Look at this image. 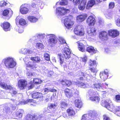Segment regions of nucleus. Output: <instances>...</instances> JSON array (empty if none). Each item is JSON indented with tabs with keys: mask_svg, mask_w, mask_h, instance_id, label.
Wrapping results in <instances>:
<instances>
[{
	"mask_svg": "<svg viewBox=\"0 0 120 120\" xmlns=\"http://www.w3.org/2000/svg\"><path fill=\"white\" fill-rule=\"evenodd\" d=\"M8 3L2 1L0 2V6L4 7L5 6H8Z\"/></svg>",
	"mask_w": 120,
	"mask_h": 120,
	"instance_id": "50",
	"label": "nucleus"
},
{
	"mask_svg": "<svg viewBox=\"0 0 120 120\" xmlns=\"http://www.w3.org/2000/svg\"><path fill=\"white\" fill-rule=\"evenodd\" d=\"M57 106V104L55 103L51 104L49 106V107L50 109H53L56 108Z\"/></svg>",
	"mask_w": 120,
	"mask_h": 120,
	"instance_id": "52",
	"label": "nucleus"
},
{
	"mask_svg": "<svg viewBox=\"0 0 120 120\" xmlns=\"http://www.w3.org/2000/svg\"><path fill=\"white\" fill-rule=\"evenodd\" d=\"M75 105L76 107L80 108L82 106V102L80 99H76L75 101Z\"/></svg>",
	"mask_w": 120,
	"mask_h": 120,
	"instance_id": "27",
	"label": "nucleus"
},
{
	"mask_svg": "<svg viewBox=\"0 0 120 120\" xmlns=\"http://www.w3.org/2000/svg\"><path fill=\"white\" fill-rule=\"evenodd\" d=\"M44 55L45 59L46 60L48 61L50 60V56L48 54L45 53Z\"/></svg>",
	"mask_w": 120,
	"mask_h": 120,
	"instance_id": "55",
	"label": "nucleus"
},
{
	"mask_svg": "<svg viewBox=\"0 0 120 120\" xmlns=\"http://www.w3.org/2000/svg\"><path fill=\"white\" fill-rule=\"evenodd\" d=\"M115 100L117 102H118L120 100V95H119L116 96L115 98Z\"/></svg>",
	"mask_w": 120,
	"mask_h": 120,
	"instance_id": "57",
	"label": "nucleus"
},
{
	"mask_svg": "<svg viewBox=\"0 0 120 120\" xmlns=\"http://www.w3.org/2000/svg\"><path fill=\"white\" fill-rule=\"evenodd\" d=\"M76 84L77 85L78 84L79 85L81 88H85L89 86V85L87 84H85L82 82H79L78 83L76 82Z\"/></svg>",
	"mask_w": 120,
	"mask_h": 120,
	"instance_id": "34",
	"label": "nucleus"
},
{
	"mask_svg": "<svg viewBox=\"0 0 120 120\" xmlns=\"http://www.w3.org/2000/svg\"><path fill=\"white\" fill-rule=\"evenodd\" d=\"M70 11L69 10L65 9L63 7H59L56 8V13L58 17H60L65 15Z\"/></svg>",
	"mask_w": 120,
	"mask_h": 120,
	"instance_id": "8",
	"label": "nucleus"
},
{
	"mask_svg": "<svg viewBox=\"0 0 120 120\" xmlns=\"http://www.w3.org/2000/svg\"><path fill=\"white\" fill-rule=\"evenodd\" d=\"M36 17L33 16H29L28 17V19L29 21L32 22H36L38 20V18H39L40 17L38 13Z\"/></svg>",
	"mask_w": 120,
	"mask_h": 120,
	"instance_id": "19",
	"label": "nucleus"
},
{
	"mask_svg": "<svg viewBox=\"0 0 120 120\" xmlns=\"http://www.w3.org/2000/svg\"><path fill=\"white\" fill-rule=\"evenodd\" d=\"M90 70L93 73H96L98 71V70L96 68H90Z\"/></svg>",
	"mask_w": 120,
	"mask_h": 120,
	"instance_id": "58",
	"label": "nucleus"
},
{
	"mask_svg": "<svg viewBox=\"0 0 120 120\" xmlns=\"http://www.w3.org/2000/svg\"><path fill=\"white\" fill-rule=\"evenodd\" d=\"M95 4L94 0H90L87 3L86 6V8L87 9H89L91 8Z\"/></svg>",
	"mask_w": 120,
	"mask_h": 120,
	"instance_id": "24",
	"label": "nucleus"
},
{
	"mask_svg": "<svg viewBox=\"0 0 120 120\" xmlns=\"http://www.w3.org/2000/svg\"><path fill=\"white\" fill-rule=\"evenodd\" d=\"M45 94H47L49 92H56V90L54 89H52L50 88H46L43 90Z\"/></svg>",
	"mask_w": 120,
	"mask_h": 120,
	"instance_id": "32",
	"label": "nucleus"
},
{
	"mask_svg": "<svg viewBox=\"0 0 120 120\" xmlns=\"http://www.w3.org/2000/svg\"><path fill=\"white\" fill-rule=\"evenodd\" d=\"M35 117L30 114H28L26 117V120H34Z\"/></svg>",
	"mask_w": 120,
	"mask_h": 120,
	"instance_id": "43",
	"label": "nucleus"
},
{
	"mask_svg": "<svg viewBox=\"0 0 120 120\" xmlns=\"http://www.w3.org/2000/svg\"><path fill=\"white\" fill-rule=\"evenodd\" d=\"M31 96L32 98H37L41 97L42 96V94L41 93L37 92L33 93L32 94Z\"/></svg>",
	"mask_w": 120,
	"mask_h": 120,
	"instance_id": "30",
	"label": "nucleus"
},
{
	"mask_svg": "<svg viewBox=\"0 0 120 120\" xmlns=\"http://www.w3.org/2000/svg\"><path fill=\"white\" fill-rule=\"evenodd\" d=\"M28 49H22L19 51V52L21 53L26 54L27 53Z\"/></svg>",
	"mask_w": 120,
	"mask_h": 120,
	"instance_id": "49",
	"label": "nucleus"
},
{
	"mask_svg": "<svg viewBox=\"0 0 120 120\" xmlns=\"http://www.w3.org/2000/svg\"><path fill=\"white\" fill-rule=\"evenodd\" d=\"M77 43L78 44V49L79 50L82 52H85V50L84 45L79 41Z\"/></svg>",
	"mask_w": 120,
	"mask_h": 120,
	"instance_id": "28",
	"label": "nucleus"
},
{
	"mask_svg": "<svg viewBox=\"0 0 120 120\" xmlns=\"http://www.w3.org/2000/svg\"><path fill=\"white\" fill-rule=\"evenodd\" d=\"M24 112V110L22 109H19L16 112V116L19 118L21 117L22 116V114Z\"/></svg>",
	"mask_w": 120,
	"mask_h": 120,
	"instance_id": "36",
	"label": "nucleus"
},
{
	"mask_svg": "<svg viewBox=\"0 0 120 120\" xmlns=\"http://www.w3.org/2000/svg\"><path fill=\"white\" fill-rule=\"evenodd\" d=\"M114 6V3L113 2H110L109 4V7L110 8H112Z\"/></svg>",
	"mask_w": 120,
	"mask_h": 120,
	"instance_id": "60",
	"label": "nucleus"
},
{
	"mask_svg": "<svg viewBox=\"0 0 120 120\" xmlns=\"http://www.w3.org/2000/svg\"><path fill=\"white\" fill-rule=\"evenodd\" d=\"M13 102H14L16 105H23L26 104L28 102L32 103L30 104L31 106H36L37 105L35 103V101L32 99H28L26 101H21V102H19V103H17V102L16 100H13Z\"/></svg>",
	"mask_w": 120,
	"mask_h": 120,
	"instance_id": "9",
	"label": "nucleus"
},
{
	"mask_svg": "<svg viewBox=\"0 0 120 120\" xmlns=\"http://www.w3.org/2000/svg\"><path fill=\"white\" fill-rule=\"evenodd\" d=\"M35 46L37 48L41 50L43 49L44 48L43 44L40 42L36 43Z\"/></svg>",
	"mask_w": 120,
	"mask_h": 120,
	"instance_id": "33",
	"label": "nucleus"
},
{
	"mask_svg": "<svg viewBox=\"0 0 120 120\" xmlns=\"http://www.w3.org/2000/svg\"><path fill=\"white\" fill-rule=\"evenodd\" d=\"M30 6L27 4L22 5L20 8V11L23 14H25L28 13L30 11Z\"/></svg>",
	"mask_w": 120,
	"mask_h": 120,
	"instance_id": "11",
	"label": "nucleus"
},
{
	"mask_svg": "<svg viewBox=\"0 0 120 120\" xmlns=\"http://www.w3.org/2000/svg\"><path fill=\"white\" fill-rule=\"evenodd\" d=\"M103 117V120H110V118L106 115H104Z\"/></svg>",
	"mask_w": 120,
	"mask_h": 120,
	"instance_id": "63",
	"label": "nucleus"
},
{
	"mask_svg": "<svg viewBox=\"0 0 120 120\" xmlns=\"http://www.w3.org/2000/svg\"><path fill=\"white\" fill-rule=\"evenodd\" d=\"M1 26L5 31H9L10 30V24L8 22H4Z\"/></svg>",
	"mask_w": 120,
	"mask_h": 120,
	"instance_id": "20",
	"label": "nucleus"
},
{
	"mask_svg": "<svg viewBox=\"0 0 120 120\" xmlns=\"http://www.w3.org/2000/svg\"><path fill=\"white\" fill-rule=\"evenodd\" d=\"M27 84V82L23 79L19 80L18 82V86L21 90L24 89L26 87Z\"/></svg>",
	"mask_w": 120,
	"mask_h": 120,
	"instance_id": "13",
	"label": "nucleus"
},
{
	"mask_svg": "<svg viewBox=\"0 0 120 120\" xmlns=\"http://www.w3.org/2000/svg\"><path fill=\"white\" fill-rule=\"evenodd\" d=\"M46 38L48 39V43L49 45L52 46L57 42L56 37L53 34H47Z\"/></svg>",
	"mask_w": 120,
	"mask_h": 120,
	"instance_id": "5",
	"label": "nucleus"
},
{
	"mask_svg": "<svg viewBox=\"0 0 120 120\" xmlns=\"http://www.w3.org/2000/svg\"><path fill=\"white\" fill-rule=\"evenodd\" d=\"M45 36H46V35H45V34H41L38 35V37H39L43 39L45 37Z\"/></svg>",
	"mask_w": 120,
	"mask_h": 120,
	"instance_id": "62",
	"label": "nucleus"
},
{
	"mask_svg": "<svg viewBox=\"0 0 120 120\" xmlns=\"http://www.w3.org/2000/svg\"><path fill=\"white\" fill-rule=\"evenodd\" d=\"M59 113V112H57L56 111L53 112L52 113V116H56V118H57L59 117L58 115Z\"/></svg>",
	"mask_w": 120,
	"mask_h": 120,
	"instance_id": "56",
	"label": "nucleus"
},
{
	"mask_svg": "<svg viewBox=\"0 0 120 120\" xmlns=\"http://www.w3.org/2000/svg\"><path fill=\"white\" fill-rule=\"evenodd\" d=\"M60 105L61 107L65 108L67 106L68 104L64 101H62L60 103Z\"/></svg>",
	"mask_w": 120,
	"mask_h": 120,
	"instance_id": "45",
	"label": "nucleus"
},
{
	"mask_svg": "<svg viewBox=\"0 0 120 120\" xmlns=\"http://www.w3.org/2000/svg\"><path fill=\"white\" fill-rule=\"evenodd\" d=\"M68 2L67 0H62L60 3L61 5H65L68 4Z\"/></svg>",
	"mask_w": 120,
	"mask_h": 120,
	"instance_id": "53",
	"label": "nucleus"
},
{
	"mask_svg": "<svg viewBox=\"0 0 120 120\" xmlns=\"http://www.w3.org/2000/svg\"><path fill=\"white\" fill-rule=\"evenodd\" d=\"M61 21L64 23L66 28L68 29L71 28L74 23L73 22L68 16L63 17L61 19Z\"/></svg>",
	"mask_w": 120,
	"mask_h": 120,
	"instance_id": "6",
	"label": "nucleus"
},
{
	"mask_svg": "<svg viewBox=\"0 0 120 120\" xmlns=\"http://www.w3.org/2000/svg\"><path fill=\"white\" fill-rule=\"evenodd\" d=\"M73 3L74 5H77L79 4L78 6L79 9L82 10L85 7L86 1V0H73Z\"/></svg>",
	"mask_w": 120,
	"mask_h": 120,
	"instance_id": "7",
	"label": "nucleus"
},
{
	"mask_svg": "<svg viewBox=\"0 0 120 120\" xmlns=\"http://www.w3.org/2000/svg\"><path fill=\"white\" fill-rule=\"evenodd\" d=\"M34 86V84L32 83V82H31L30 84H29L28 85V87L29 89H32Z\"/></svg>",
	"mask_w": 120,
	"mask_h": 120,
	"instance_id": "59",
	"label": "nucleus"
},
{
	"mask_svg": "<svg viewBox=\"0 0 120 120\" xmlns=\"http://www.w3.org/2000/svg\"><path fill=\"white\" fill-rule=\"evenodd\" d=\"M100 38L102 41L106 40L108 39L107 33L105 31H103L100 32L99 35Z\"/></svg>",
	"mask_w": 120,
	"mask_h": 120,
	"instance_id": "14",
	"label": "nucleus"
},
{
	"mask_svg": "<svg viewBox=\"0 0 120 120\" xmlns=\"http://www.w3.org/2000/svg\"><path fill=\"white\" fill-rule=\"evenodd\" d=\"M79 75L81 76H82V77H80L79 79L81 80H83V77L85 78H87V76L86 75H85L84 73L82 72H80L79 73Z\"/></svg>",
	"mask_w": 120,
	"mask_h": 120,
	"instance_id": "46",
	"label": "nucleus"
},
{
	"mask_svg": "<svg viewBox=\"0 0 120 120\" xmlns=\"http://www.w3.org/2000/svg\"><path fill=\"white\" fill-rule=\"evenodd\" d=\"M113 43L115 46L120 45V40L119 39H115Z\"/></svg>",
	"mask_w": 120,
	"mask_h": 120,
	"instance_id": "44",
	"label": "nucleus"
},
{
	"mask_svg": "<svg viewBox=\"0 0 120 120\" xmlns=\"http://www.w3.org/2000/svg\"><path fill=\"white\" fill-rule=\"evenodd\" d=\"M101 104L117 116H120V107H115L110 100H102Z\"/></svg>",
	"mask_w": 120,
	"mask_h": 120,
	"instance_id": "1",
	"label": "nucleus"
},
{
	"mask_svg": "<svg viewBox=\"0 0 120 120\" xmlns=\"http://www.w3.org/2000/svg\"><path fill=\"white\" fill-rule=\"evenodd\" d=\"M105 15L106 18L109 19L112 18V12L108 13Z\"/></svg>",
	"mask_w": 120,
	"mask_h": 120,
	"instance_id": "48",
	"label": "nucleus"
},
{
	"mask_svg": "<svg viewBox=\"0 0 120 120\" xmlns=\"http://www.w3.org/2000/svg\"><path fill=\"white\" fill-rule=\"evenodd\" d=\"M108 33L109 36L115 38L119 35V32L116 30H110L109 31Z\"/></svg>",
	"mask_w": 120,
	"mask_h": 120,
	"instance_id": "17",
	"label": "nucleus"
},
{
	"mask_svg": "<svg viewBox=\"0 0 120 120\" xmlns=\"http://www.w3.org/2000/svg\"><path fill=\"white\" fill-rule=\"evenodd\" d=\"M106 85L107 86L108 84L106 83L105 84L98 82L96 79L94 80L93 83L92 85V87L98 91H101L102 90L104 89V88H106V87L104 86V85Z\"/></svg>",
	"mask_w": 120,
	"mask_h": 120,
	"instance_id": "4",
	"label": "nucleus"
},
{
	"mask_svg": "<svg viewBox=\"0 0 120 120\" xmlns=\"http://www.w3.org/2000/svg\"><path fill=\"white\" fill-rule=\"evenodd\" d=\"M0 85L1 87L6 90H11L14 89V88L10 85L8 86L5 82L3 81H0Z\"/></svg>",
	"mask_w": 120,
	"mask_h": 120,
	"instance_id": "15",
	"label": "nucleus"
},
{
	"mask_svg": "<svg viewBox=\"0 0 120 120\" xmlns=\"http://www.w3.org/2000/svg\"><path fill=\"white\" fill-rule=\"evenodd\" d=\"M87 115L84 114L83 115L82 117V119L81 120H86V118L87 116Z\"/></svg>",
	"mask_w": 120,
	"mask_h": 120,
	"instance_id": "64",
	"label": "nucleus"
},
{
	"mask_svg": "<svg viewBox=\"0 0 120 120\" xmlns=\"http://www.w3.org/2000/svg\"><path fill=\"white\" fill-rule=\"evenodd\" d=\"M59 42L61 44H64L66 45H67V43L66 42L65 40L62 37H60L59 38Z\"/></svg>",
	"mask_w": 120,
	"mask_h": 120,
	"instance_id": "54",
	"label": "nucleus"
},
{
	"mask_svg": "<svg viewBox=\"0 0 120 120\" xmlns=\"http://www.w3.org/2000/svg\"><path fill=\"white\" fill-rule=\"evenodd\" d=\"M2 62L4 63L6 67L8 68H12L16 64L15 59L11 57L3 59Z\"/></svg>",
	"mask_w": 120,
	"mask_h": 120,
	"instance_id": "3",
	"label": "nucleus"
},
{
	"mask_svg": "<svg viewBox=\"0 0 120 120\" xmlns=\"http://www.w3.org/2000/svg\"><path fill=\"white\" fill-rule=\"evenodd\" d=\"M26 66L27 67L26 68L27 69L28 68L30 69H35L36 67L35 64H33V62H29L27 63H26Z\"/></svg>",
	"mask_w": 120,
	"mask_h": 120,
	"instance_id": "22",
	"label": "nucleus"
},
{
	"mask_svg": "<svg viewBox=\"0 0 120 120\" xmlns=\"http://www.w3.org/2000/svg\"><path fill=\"white\" fill-rule=\"evenodd\" d=\"M42 82V81L39 79L35 78L33 79V82L36 84H40Z\"/></svg>",
	"mask_w": 120,
	"mask_h": 120,
	"instance_id": "41",
	"label": "nucleus"
},
{
	"mask_svg": "<svg viewBox=\"0 0 120 120\" xmlns=\"http://www.w3.org/2000/svg\"><path fill=\"white\" fill-rule=\"evenodd\" d=\"M30 59L35 63H38L40 62V59L38 56L35 57H32L30 58Z\"/></svg>",
	"mask_w": 120,
	"mask_h": 120,
	"instance_id": "35",
	"label": "nucleus"
},
{
	"mask_svg": "<svg viewBox=\"0 0 120 120\" xmlns=\"http://www.w3.org/2000/svg\"><path fill=\"white\" fill-rule=\"evenodd\" d=\"M60 82L63 85L66 86H69L71 84V81L67 79H65L64 80H60Z\"/></svg>",
	"mask_w": 120,
	"mask_h": 120,
	"instance_id": "25",
	"label": "nucleus"
},
{
	"mask_svg": "<svg viewBox=\"0 0 120 120\" xmlns=\"http://www.w3.org/2000/svg\"><path fill=\"white\" fill-rule=\"evenodd\" d=\"M10 110V109L8 106V105H6L3 109L4 111L6 113H7L9 112Z\"/></svg>",
	"mask_w": 120,
	"mask_h": 120,
	"instance_id": "47",
	"label": "nucleus"
},
{
	"mask_svg": "<svg viewBox=\"0 0 120 120\" xmlns=\"http://www.w3.org/2000/svg\"><path fill=\"white\" fill-rule=\"evenodd\" d=\"M63 54H58L60 59V62L61 65H62L64 62V59H65L66 60H68L70 57L71 51L69 49L67 48H65L62 50Z\"/></svg>",
	"mask_w": 120,
	"mask_h": 120,
	"instance_id": "2",
	"label": "nucleus"
},
{
	"mask_svg": "<svg viewBox=\"0 0 120 120\" xmlns=\"http://www.w3.org/2000/svg\"><path fill=\"white\" fill-rule=\"evenodd\" d=\"M96 91H95L93 90H90L88 92V94L89 95V97H94L95 96L96 94Z\"/></svg>",
	"mask_w": 120,
	"mask_h": 120,
	"instance_id": "37",
	"label": "nucleus"
},
{
	"mask_svg": "<svg viewBox=\"0 0 120 120\" xmlns=\"http://www.w3.org/2000/svg\"><path fill=\"white\" fill-rule=\"evenodd\" d=\"M88 64L89 65L91 66H96L97 64L96 62L95 61H92L91 60H90L89 61Z\"/></svg>",
	"mask_w": 120,
	"mask_h": 120,
	"instance_id": "42",
	"label": "nucleus"
},
{
	"mask_svg": "<svg viewBox=\"0 0 120 120\" xmlns=\"http://www.w3.org/2000/svg\"><path fill=\"white\" fill-rule=\"evenodd\" d=\"M116 24L118 26H120V20L117 19L116 21Z\"/></svg>",
	"mask_w": 120,
	"mask_h": 120,
	"instance_id": "61",
	"label": "nucleus"
},
{
	"mask_svg": "<svg viewBox=\"0 0 120 120\" xmlns=\"http://www.w3.org/2000/svg\"><path fill=\"white\" fill-rule=\"evenodd\" d=\"M86 22L89 26H93L95 22V19L92 16H90L87 19Z\"/></svg>",
	"mask_w": 120,
	"mask_h": 120,
	"instance_id": "16",
	"label": "nucleus"
},
{
	"mask_svg": "<svg viewBox=\"0 0 120 120\" xmlns=\"http://www.w3.org/2000/svg\"><path fill=\"white\" fill-rule=\"evenodd\" d=\"M19 17H17L16 19V23L17 26L20 25L22 26L25 25L26 22V20L24 19H21L19 20Z\"/></svg>",
	"mask_w": 120,
	"mask_h": 120,
	"instance_id": "18",
	"label": "nucleus"
},
{
	"mask_svg": "<svg viewBox=\"0 0 120 120\" xmlns=\"http://www.w3.org/2000/svg\"><path fill=\"white\" fill-rule=\"evenodd\" d=\"M11 13V15L12 14L13 12L12 10L9 8L4 10L3 12V15L4 16L8 15L9 13Z\"/></svg>",
	"mask_w": 120,
	"mask_h": 120,
	"instance_id": "29",
	"label": "nucleus"
},
{
	"mask_svg": "<svg viewBox=\"0 0 120 120\" xmlns=\"http://www.w3.org/2000/svg\"><path fill=\"white\" fill-rule=\"evenodd\" d=\"M91 113V116L93 120L95 119L98 117V114L96 112H92Z\"/></svg>",
	"mask_w": 120,
	"mask_h": 120,
	"instance_id": "40",
	"label": "nucleus"
},
{
	"mask_svg": "<svg viewBox=\"0 0 120 120\" xmlns=\"http://www.w3.org/2000/svg\"><path fill=\"white\" fill-rule=\"evenodd\" d=\"M74 32L75 34L78 35H83L84 31L83 26L80 25H77L75 29Z\"/></svg>",
	"mask_w": 120,
	"mask_h": 120,
	"instance_id": "10",
	"label": "nucleus"
},
{
	"mask_svg": "<svg viewBox=\"0 0 120 120\" xmlns=\"http://www.w3.org/2000/svg\"><path fill=\"white\" fill-rule=\"evenodd\" d=\"M35 75V74L34 73H32L30 71H27L26 72L27 76L29 78L32 77V76Z\"/></svg>",
	"mask_w": 120,
	"mask_h": 120,
	"instance_id": "51",
	"label": "nucleus"
},
{
	"mask_svg": "<svg viewBox=\"0 0 120 120\" xmlns=\"http://www.w3.org/2000/svg\"><path fill=\"white\" fill-rule=\"evenodd\" d=\"M64 91L65 94L67 98H70L72 96V92L71 90L66 88L65 89Z\"/></svg>",
	"mask_w": 120,
	"mask_h": 120,
	"instance_id": "23",
	"label": "nucleus"
},
{
	"mask_svg": "<svg viewBox=\"0 0 120 120\" xmlns=\"http://www.w3.org/2000/svg\"><path fill=\"white\" fill-rule=\"evenodd\" d=\"M90 100L92 101H95L96 103H98L100 100V98L98 97H96L95 96L94 97H89Z\"/></svg>",
	"mask_w": 120,
	"mask_h": 120,
	"instance_id": "39",
	"label": "nucleus"
},
{
	"mask_svg": "<svg viewBox=\"0 0 120 120\" xmlns=\"http://www.w3.org/2000/svg\"><path fill=\"white\" fill-rule=\"evenodd\" d=\"M87 17V14H85L79 15L76 17L77 21L78 22H82L86 19Z\"/></svg>",
	"mask_w": 120,
	"mask_h": 120,
	"instance_id": "12",
	"label": "nucleus"
},
{
	"mask_svg": "<svg viewBox=\"0 0 120 120\" xmlns=\"http://www.w3.org/2000/svg\"><path fill=\"white\" fill-rule=\"evenodd\" d=\"M86 51L92 54L95 53H96L97 51L93 47L91 46H89L86 48Z\"/></svg>",
	"mask_w": 120,
	"mask_h": 120,
	"instance_id": "26",
	"label": "nucleus"
},
{
	"mask_svg": "<svg viewBox=\"0 0 120 120\" xmlns=\"http://www.w3.org/2000/svg\"><path fill=\"white\" fill-rule=\"evenodd\" d=\"M67 112L69 116H74L75 114V111L72 109H69L67 110Z\"/></svg>",
	"mask_w": 120,
	"mask_h": 120,
	"instance_id": "31",
	"label": "nucleus"
},
{
	"mask_svg": "<svg viewBox=\"0 0 120 120\" xmlns=\"http://www.w3.org/2000/svg\"><path fill=\"white\" fill-rule=\"evenodd\" d=\"M100 76L101 79H102L104 80H105L108 77V75H105L103 73V72H101L100 73Z\"/></svg>",
	"mask_w": 120,
	"mask_h": 120,
	"instance_id": "38",
	"label": "nucleus"
},
{
	"mask_svg": "<svg viewBox=\"0 0 120 120\" xmlns=\"http://www.w3.org/2000/svg\"><path fill=\"white\" fill-rule=\"evenodd\" d=\"M96 29L94 27H93L89 29L88 30V33L89 35L91 36L96 35Z\"/></svg>",
	"mask_w": 120,
	"mask_h": 120,
	"instance_id": "21",
	"label": "nucleus"
}]
</instances>
